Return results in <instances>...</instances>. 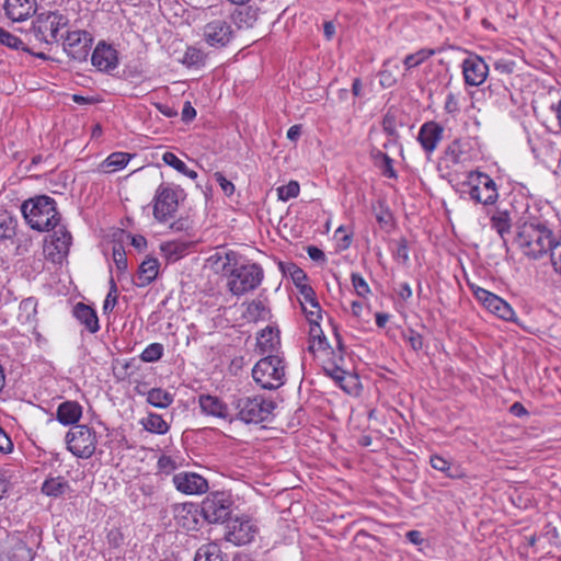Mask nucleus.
Instances as JSON below:
<instances>
[{"label": "nucleus", "instance_id": "obj_9", "mask_svg": "<svg viewBox=\"0 0 561 561\" xmlns=\"http://www.w3.org/2000/svg\"><path fill=\"white\" fill-rule=\"evenodd\" d=\"M264 278V272L260 264L248 263L238 267L233 278L228 280V288L234 296H241L256 289Z\"/></svg>", "mask_w": 561, "mask_h": 561}, {"label": "nucleus", "instance_id": "obj_33", "mask_svg": "<svg viewBox=\"0 0 561 561\" xmlns=\"http://www.w3.org/2000/svg\"><path fill=\"white\" fill-rule=\"evenodd\" d=\"M194 561H228V557L217 542H208L197 549Z\"/></svg>", "mask_w": 561, "mask_h": 561}, {"label": "nucleus", "instance_id": "obj_42", "mask_svg": "<svg viewBox=\"0 0 561 561\" xmlns=\"http://www.w3.org/2000/svg\"><path fill=\"white\" fill-rule=\"evenodd\" d=\"M160 249L169 261H176L185 254L187 245L183 242L168 241L161 243Z\"/></svg>", "mask_w": 561, "mask_h": 561}, {"label": "nucleus", "instance_id": "obj_61", "mask_svg": "<svg viewBox=\"0 0 561 561\" xmlns=\"http://www.w3.org/2000/svg\"><path fill=\"white\" fill-rule=\"evenodd\" d=\"M158 468L160 471L170 472L175 468V465L171 457L161 456L158 460Z\"/></svg>", "mask_w": 561, "mask_h": 561}, {"label": "nucleus", "instance_id": "obj_44", "mask_svg": "<svg viewBox=\"0 0 561 561\" xmlns=\"http://www.w3.org/2000/svg\"><path fill=\"white\" fill-rule=\"evenodd\" d=\"M375 160L383 176L389 179L398 178L397 171L393 168V160L387 153L377 151Z\"/></svg>", "mask_w": 561, "mask_h": 561}, {"label": "nucleus", "instance_id": "obj_4", "mask_svg": "<svg viewBox=\"0 0 561 561\" xmlns=\"http://www.w3.org/2000/svg\"><path fill=\"white\" fill-rule=\"evenodd\" d=\"M286 370L283 355L264 356L254 365L252 377L261 388L274 390L285 383Z\"/></svg>", "mask_w": 561, "mask_h": 561}, {"label": "nucleus", "instance_id": "obj_31", "mask_svg": "<svg viewBox=\"0 0 561 561\" xmlns=\"http://www.w3.org/2000/svg\"><path fill=\"white\" fill-rule=\"evenodd\" d=\"M70 484L61 476L48 477L42 484V493L50 497H59L70 491Z\"/></svg>", "mask_w": 561, "mask_h": 561}, {"label": "nucleus", "instance_id": "obj_49", "mask_svg": "<svg viewBox=\"0 0 561 561\" xmlns=\"http://www.w3.org/2000/svg\"><path fill=\"white\" fill-rule=\"evenodd\" d=\"M351 280L355 293L362 298H368L371 290L364 277L358 273H352Z\"/></svg>", "mask_w": 561, "mask_h": 561}, {"label": "nucleus", "instance_id": "obj_47", "mask_svg": "<svg viewBox=\"0 0 561 561\" xmlns=\"http://www.w3.org/2000/svg\"><path fill=\"white\" fill-rule=\"evenodd\" d=\"M163 351L161 343H151L141 352L140 359L145 363L158 362L162 357Z\"/></svg>", "mask_w": 561, "mask_h": 561}, {"label": "nucleus", "instance_id": "obj_52", "mask_svg": "<svg viewBox=\"0 0 561 561\" xmlns=\"http://www.w3.org/2000/svg\"><path fill=\"white\" fill-rule=\"evenodd\" d=\"M113 261L118 272L124 273L127 270V257L122 245L113 247Z\"/></svg>", "mask_w": 561, "mask_h": 561}, {"label": "nucleus", "instance_id": "obj_30", "mask_svg": "<svg viewBox=\"0 0 561 561\" xmlns=\"http://www.w3.org/2000/svg\"><path fill=\"white\" fill-rule=\"evenodd\" d=\"M490 225L497 232L504 243L511 233L512 218L507 210L496 209L490 217Z\"/></svg>", "mask_w": 561, "mask_h": 561}, {"label": "nucleus", "instance_id": "obj_11", "mask_svg": "<svg viewBox=\"0 0 561 561\" xmlns=\"http://www.w3.org/2000/svg\"><path fill=\"white\" fill-rule=\"evenodd\" d=\"M474 298L491 313L504 321L517 322L511 305L500 296L477 285L470 286Z\"/></svg>", "mask_w": 561, "mask_h": 561}, {"label": "nucleus", "instance_id": "obj_25", "mask_svg": "<svg viewBox=\"0 0 561 561\" xmlns=\"http://www.w3.org/2000/svg\"><path fill=\"white\" fill-rule=\"evenodd\" d=\"M18 321L28 331L36 333L37 327V300L33 297L23 299L19 305Z\"/></svg>", "mask_w": 561, "mask_h": 561}, {"label": "nucleus", "instance_id": "obj_22", "mask_svg": "<svg viewBox=\"0 0 561 561\" xmlns=\"http://www.w3.org/2000/svg\"><path fill=\"white\" fill-rule=\"evenodd\" d=\"M444 128L436 122L424 123L417 134V141L427 154H432L443 139Z\"/></svg>", "mask_w": 561, "mask_h": 561}, {"label": "nucleus", "instance_id": "obj_54", "mask_svg": "<svg viewBox=\"0 0 561 561\" xmlns=\"http://www.w3.org/2000/svg\"><path fill=\"white\" fill-rule=\"evenodd\" d=\"M117 304V287L113 279H111V289L105 297L103 302V312L107 313L113 310L115 305Z\"/></svg>", "mask_w": 561, "mask_h": 561}, {"label": "nucleus", "instance_id": "obj_3", "mask_svg": "<svg viewBox=\"0 0 561 561\" xmlns=\"http://www.w3.org/2000/svg\"><path fill=\"white\" fill-rule=\"evenodd\" d=\"M231 404L236 420L245 424H259L268 420L276 407L272 399L260 394L233 397Z\"/></svg>", "mask_w": 561, "mask_h": 561}, {"label": "nucleus", "instance_id": "obj_6", "mask_svg": "<svg viewBox=\"0 0 561 561\" xmlns=\"http://www.w3.org/2000/svg\"><path fill=\"white\" fill-rule=\"evenodd\" d=\"M67 449L76 457L89 459L95 453L98 437L95 431L85 425L72 426L65 437Z\"/></svg>", "mask_w": 561, "mask_h": 561}, {"label": "nucleus", "instance_id": "obj_20", "mask_svg": "<svg viewBox=\"0 0 561 561\" xmlns=\"http://www.w3.org/2000/svg\"><path fill=\"white\" fill-rule=\"evenodd\" d=\"M203 35L210 46H225L231 38L232 30L226 20L217 19L204 26Z\"/></svg>", "mask_w": 561, "mask_h": 561}, {"label": "nucleus", "instance_id": "obj_7", "mask_svg": "<svg viewBox=\"0 0 561 561\" xmlns=\"http://www.w3.org/2000/svg\"><path fill=\"white\" fill-rule=\"evenodd\" d=\"M184 192L179 186L161 184L158 186L153 197V216L160 222L173 218L179 208L180 198Z\"/></svg>", "mask_w": 561, "mask_h": 561}, {"label": "nucleus", "instance_id": "obj_50", "mask_svg": "<svg viewBox=\"0 0 561 561\" xmlns=\"http://www.w3.org/2000/svg\"><path fill=\"white\" fill-rule=\"evenodd\" d=\"M0 43L14 49H24L23 42L15 35L0 26Z\"/></svg>", "mask_w": 561, "mask_h": 561}, {"label": "nucleus", "instance_id": "obj_8", "mask_svg": "<svg viewBox=\"0 0 561 561\" xmlns=\"http://www.w3.org/2000/svg\"><path fill=\"white\" fill-rule=\"evenodd\" d=\"M468 194L472 201L482 205H493L499 198L497 185L486 173L471 171L468 174Z\"/></svg>", "mask_w": 561, "mask_h": 561}, {"label": "nucleus", "instance_id": "obj_35", "mask_svg": "<svg viewBox=\"0 0 561 561\" xmlns=\"http://www.w3.org/2000/svg\"><path fill=\"white\" fill-rule=\"evenodd\" d=\"M328 345V340L319 322L309 324V352L313 355H317L318 352H327Z\"/></svg>", "mask_w": 561, "mask_h": 561}, {"label": "nucleus", "instance_id": "obj_62", "mask_svg": "<svg viewBox=\"0 0 561 561\" xmlns=\"http://www.w3.org/2000/svg\"><path fill=\"white\" fill-rule=\"evenodd\" d=\"M312 308H313V311H307V314H306V318H307L309 324L318 323L322 319V310H321L319 302L316 304V306Z\"/></svg>", "mask_w": 561, "mask_h": 561}, {"label": "nucleus", "instance_id": "obj_36", "mask_svg": "<svg viewBox=\"0 0 561 561\" xmlns=\"http://www.w3.org/2000/svg\"><path fill=\"white\" fill-rule=\"evenodd\" d=\"M243 317L250 322L265 321L270 318V309L263 300L253 299L247 305Z\"/></svg>", "mask_w": 561, "mask_h": 561}, {"label": "nucleus", "instance_id": "obj_32", "mask_svg": "<svg viewBox=\"0 0 561 561\" xmlns=\"http://www.w3.org/2000/svg\"><path fill=\"white\" fill-rule=\"evenodd\" d=\"M197 508L193 504H182L175 510L176 523L186 530L197 528Z\"/></svg>", "mask_w": 561, "mask_h": 561}, {"label": "nucleus", "instance_id": "obj_28", "mask_svg": "<svg viewBox=\"0 0 561 561\" xmlns=\"http://www.w3.org/2000/svg\"><path fill=\"white\" fill-rule=\"evenodd\" d=\"M444 160L448 167L465 164L470 160L468 145L458 139L454 140L445 149Z\"/></svg>", "mask_w": 561, "mask_h": 561}, {"label": "nucleus", "instance_id": "obj_45", "mask_svg": "<svg viewBox=\"0 0 561 561\" xmlns=\"http://www.w3.org/2000/svg\"><path fill=\"white\" fill-rule=\"evenodd\" d=\"M180 61L185 65L188 68H198L204 65L205 62V55L204 53L195 47H188L185 53L183 54Z\"/></svg>", "mask_w": 561, "mask_h": 561}, {"label": "nucleus", "instance_id": "obj_5", "mask_svg": "<svg viewBox=\"0 0 561 561\" xmlns=\"http://www.w3.org/2000/svg\"><path fill=\"white\" fill-rule=\"evenodd\" d=\"M68 24L69 19L66 15L58 12H44L35 18L31 31L37 41L51 46L64 38L59 32Z\"/></svg>", "mask_w": 561, "mask_h": 561}, {"label": "nucleus", "instance_id": "obj_10", "mask_svg": "<svg viewBox=\"0 0 561 561\" xmlns=\"http://www.w3.org/2000/svg\"><path fill=\"white\" fill-rule=\"evenodd\" d=\"M233 501L226 492H213L202 502V514L210 524L225 522L232 512Z\"/></svg>", "mask_w": 561, "mask_h": 561}, {"label": "nucleus", "instance_id": "obj_55", "mask_svg": "<svg viewBox=\"0 0 561 561\" xmlns=\"http://www.w3.org/2000/svg\"><path fill=\"white\" fill-rule=\"evenodd\" d=\"M550 259L554 272L561 275V236L557 239L554 247H552Z\"/></svg>", "mask_w": 561, "mask_h": 561}, {"label": "nucleus", "instance_id": "obj_58", "mask_svg": "<svg viewBox=\"0 0 561 561\" xmlns=\"http://www.w3.org/2000/svg\"><path fill=\"white\" fill-rule=\"evenodd\" d=\"M394 259L400 260L402 263L409 262V249L408 243L405 239H401L398 244L397 249L394 251Z\"/></svg>", "mask_w": 561, "mask_h": 561}, {"label": "nucleus", "instance_id": "obj_18", "mask_svg": "<svg viewBox=\"0 0 561 561\" xmlns=\"http://www.w3.org/2000/svg\"><path fill=\"white\" fill-rule=\"evenodd\" d=\"M176 491L185 495H202L208 489V481L201 474L191 471H180L172 477Z\"/></svg>", "mask_w": 561, "mask_h": 561}, {"label": "nucleus", "instance_id": "obj_59", "mask_svg": "<svg viewBox=\"0 0 561 561\" xmlns=\"http://www.w3.org/2000/svg\"><path fill=\"white\" fill-rule=\"evenodd\" d=\"M494 69L500 73L510 75L515 69V61L508 59H499L494 62Z\"/></svg>", "mask_w": 561, "mask_h": 561}, {"label": "nucleus", "instance_id": "obj_13", "mask_svg": "<svg viewBox=\"0 0 561 561\" xmlns=\"http://www.w3.org/2000/svg\"><path fill=\"white\" fill-rule=\"evenodd\" d=\"M72 237L64 226H57L45 240L44 252L54 263H60L69 253Z\"/></svg>", "mask_w": 561, "mask_h": 561}, {"label": "nucleus", "instance_id": "obj_39", "mask_svg": "<svg viewBox=\"0 0 561 561\" xmlns=\"http://www.w3.org/2000/svg\"><path fill=\"white\" fill-rule=\"evenodd\" d=\"M130 160V156L126 152H113L102 163L105 172H115L124 169Z\"/></svg>", "mask_w": 561, "mask_h": 561}, {"label": "nucleus", "instance_id": "obj_14", "mask_svg": "<svg viewBox=\"0 0 561 561\" xmlns=\"http://www.w3.org/2000/svg\"><path fill=\"white\" fill-rule=\"evenodd\" d=\"M316 356L321 358L325 375L331 377L342 389H345L343 381L347 371L344 368L345 358L341 342L339 341L337 351L331 350L328 345L327 352H318Z\"/></svg>", "mask_w": 561, "mask_h": 561}, {"label": "nucleus", "instance_id": "obj_17", "mask_svg": "<svg viewBox=\"0 0 561 561\" xmlns=\"http://www.w3.org/2000/svg\"><path fill=\"white\" fill-rule=\"evenodd\" d=\"M33 552L19 534H10L0 542V561H32Z\"/></svg>", "mask_w": 561, "mask_h": 561}, {"label": "nucleus", "instance_id": "obj_53", "mask_svg": "<svg viewBox=\"0 0 561 561\" xmlns=\"http://www.w3.org/2000/svg\"><path fill=\"white\" fill-rule=\"evenodd\" d=\"M162 161L168 164L169 167L176 170L179 173H182L185 171L186 164L179 159L173 152L167 151L162 154Z\"/></svg>", "mask_w": 561, "mask_h": 561}, {"label": "nucleus", "instance_id": "obj_43", "mask_svg": "<svg viewBox=\"0 0 561 561\" xmlns=\"http://www.w3.org/2000/svg\"><path fill=\"white\" fill-rule=\"evenodd\" d=\"M217 262H222L221 272L228 276L229 279L233 278L234 273L238 271V254L233 251H228L224 256L216 255Z\"/></svg>", "mask_w": 561, "mask_h": 561}, {"label": "nucleus", "instance_id": "obj_46", "mask_svg": "<svg viewBox=\"0 0 561 561\" xmlns=\"http://www.w3.org/2000/svg\"><path fill=\"white\" fill-rule=\"evenodd\" d=\"M15 232V220L12 215L0 209V240L11 238Z\"/></svg>", "mask_w": 561, "mask_h": 561}, {"label": "nucleus", "instance_id": "obj_23", "mask_svg": "<svg viewBox=\"0 0 561 561\" xmlns=\"http://www.w3.org/2000/svg\"><path fill=\"white\" fill-rule=\"evenodd\" d=\"M91 61L100 71H111L118 65V55L111 45L100 42L92 53Z\"/></svg>", "mask_w": 561, "mask_h": 561}, {"label": "nucleus", "instance_id": "obj_51", "mask_svg": "<svg viewBox=\"0 0 561 561\" xmlns=\"http://www.w3.org/2000/svg\"><path fill=\"white\" fill-rule=\"evenodd\" d=\"M382 129L390 137V140L396 141L399 138L397 130L396 117L387 113L382 119Z\"/></svg>", "mask_w": 561, "mask_h": 561}, {"label": "nucleus", "instance_id": "obj_64", "mask_svg": "<svg viewBox=\"0 0 561 561\" xmlns=\"http://www.w3.org/2000/svg\"><path fill=\"white\" fill-rule=\"evenodd\" d=\"M196 116V111L192 106L190 102H185L183 110H182V119L184 122H190Z\"/></svg>", "mask_w": 561, "mask_h": 561}, {"label": "nucleus", "instance_id": "obj_34", "mask_svg": "<svg viewBox=\"0 0 561 561\" xmlns=\"http://www.w3.org/2000/svg\"><path fill=\"white\" fill-rule=\"evenodd\" d=\"M140 425L149 433L164 435L169 432V423L158 413L150 412L139 421Z\"/></svg>", "mask_w": 561, "mask_h": 561}, {"label": "nucleus", "instance_id": "obj_26", "mask_svg": "<svg viewBox=\"0 0 561 561\" xmlns=\"http://www.w3.org/2000/svg\"><path fill=\"white\" fill-rule=\"evenodd\" d=\"M82 416V407L77 401H65L60 403L56 411V420L65 425H78Z\"/></svg>", "mask_w": 561, "mask_h": 561}, {"label": "nucleus", "instance_id": "obj_15", "mask_svg": "<svg viewBox=\"0 0 561 561\" xmlns=\"http://www.w3.org/2000/svg\"><path fill=\"white\" fill-rule=\"evenodd\" d=\"M91 45L92 37L87 31H68L62 41L64 51L78 61L87 60Z\"/></svg>", "mask_w": 561, "mask_h": 561}, {"label": "nucleus", "instance_id": "obj_40", "mask_svg": "<svg viewBox=\"0 0 561 561\" xmlns=\"http://www.w3.org/2000/svg\"><path fill=\"white\" fill-rule=\"evenodd\" d=\"M278 265H279L280 271L284 274L290 275L293 283L295 284L297 289H300V288H302V286L308 285L307 274L300 267H298L296 264L279 262Z\"/></svg>", "mask_w": 561, "mask_h": 561}, {"label": "nucleus", "instance_id": "obj_16", "mask_svg": "<svg viewBox=\"0 0 561 561\" xmlns=\"http://www.w3.org/2000/svg\"><path fill=\"white\" fill-rule=\"evenodd\" d=\"M198 407L206 416H211L232 423L236 421L234 411L222 398L209 393L198 396Z\"/></svg>", "mask_w": 561, "mask_h": 561}, {"label": "nucleus", "instance_id": "obj_21", "mask_svg": "<svg viewBox=\"0 0 561 561\" xmlns=\"http://www.w3.org/2000/svg\"><path fill=\"white\" fill-rule=\"evenodd\" d=\"M256 352L264 356L283 355L279 331L272 327L261 330L256 336Z\"/></svg>", "mask_w": 561, "mask_h": 561}, {"label": "nucleus", "instance_id": "obj_56", "mask_svg": "<svg viewBox=\"0 0 561 561\" xmlns=\"http://www.w3.org/2000/svg\"><path fill=\"white\" fill-rule=\"evenodd\" d=\"M298 291L301 297L300 304L305 302V305H309L310 307H314L316 304H318L316 293L309 284L302 286V288L298 289Z\"/></svg>", "mask_w": 561, "mask_h": 561}, {"label": "nucleus", "instance_id": "obj_19", "mask_svg": "<svg viewBox=\"0 0 561 561\" xmlns=\"http://www.w3.org/2000/svg\"><path fill=\"white\" fill-rule=\"evenodd\" d=\"M462 76L465 83L470 87L482 85L489 75V66L482 57L471 54L462 60Z\"/></svg>", "mask_w": 561, "mask_h": 561}, {"label": "nucleus", "instance_id": "obj_29", "mask_svg": "<svg viewBox=\"0 0 561 561\" xmlns=\"http://www.w3.org/2000/svg\"><path fill=\"white\" fill-rule=\"evenodd\" d=\"M73 316L90 333H96L100 330L99 318L92 307L78 302L75 306Z\"/></svg>", "mask_w": 561, "mask_h": 561}, {"label": "nucleus", "instance_id": "obj_24", "mask_svg": "<svg viewBox=\"0 0 561 561\" xmlns=\"http://www.w3.org/2000/svg\"><path fill=\"white\" fill-rule=\"evenodd\" d=\"M36 8V0H5L4 10L9 19L15 22L30 18Z\"/></svg>", "mask_w": 561, "mask_h": 561}, {"label": "nucleus", "instance_id": "obj_60", "mask_svg": "<svg viewBox=\"0 0 561 561\" xmlns=\"http://www.w3.org/2000/svg\"><path fill=\"white\" fill-rule=\"evenodd\" d=\"M13 449V443L4 430L0 426V451L9 454Z\"/></svg>", "mask_w": 561, "mask_h": 561}, {"label": "nucleus", "instance_id": "obj_48", "mask_svg": "<svg viewBox=\"0 0 561 561\" xmlns=\"http://www.w3.org/2000/svg\"><path fill=\"white\" fill-rule=\"evenodd\" d=\"M300 186L297 181H290L286 185H282L277 187V196L278 199L283 202H287L291 198H295L299 195Z\"/></svg>", "mask_w": 561, "mask_h": 561}, {"label": "nucleus", "instance_id": "obj_57", "mask_svg": "<svg viewBox=\"0 0 561 561\" xmlns=\"http://www.w3.org/2000/svg\"><path fill=\"white\" fill-rule=\"evenodd\" d=\"M214 176L216 182L219 184L220 188L227 196L233 194L234 185L229 180H227L222 173L216 172Z\"/></svg>", "mask_w": 561, "mask_h": 561}, {"label": "nucleus", "instance_id": "obj_27", "mask_svg": "<svg viewBox=\"0 0 561 561\" xmlns=\"http://www.w3.org/2000/svg\"><path fill=\"white\" fill-rule=\"evenodd\" d=\"M160 263L156 257H147L139 265L134 283L138 287H146L158 276Z\"/></svg>", "mask_w": 561, "mask_h": 561}, {"label": "nucleus", "instance_id": "obj_63", "mask_svg": "<svg viewBox=\"0 0 561 561\" xmlns=\"http://www.w3.org/2000/svg\"><path fill=\"white\" fill-rule=\"evenodd\" d=\"M408 341L410 343V346L414 351L422 350V347H423V337H422L421 334H419L416 332H411V335L409 336Z\"/></svg>", "mask_w": 561, "mask_h": 561}, {"label": "nucleus", "instance_id": "obj_12", "mask_svg": "<svg viewBox=\"0 0 561 561\" xmlns=\"http://www.w3.org/2000/svg\"><path fill=\"white\" fill-rule=\"evenodd\" d=\"M225 538L234 546L251 543L259 535V526L248 516H240L229 520Z\"/></svg>", "mask_w": 561, "mask_h": 561}, {"label": "nucleus", "instance_id": "obj_1", "mask_svg": "<svg viewBox=\"0 0 561 561\" xmlns=\"http://www.w3.org/2000/svg\"><path fill=\"white\" fill-rule=\"evenodd\" d=\"M557 239L552 231L539 219L524 220L517 227L515 243L529 259H539L552 253Z\"/></svg>", "mask_w": 561, "mask_h": 561}, {"label": "nucleus", "instance_id": "obj_41", "mask_svg": "<svg viewBox=\"0 0 561 561\" xmlns=\"http://www.w3.org/2000/svg\"><path fill=\"white\" fill-rule=\"evenodd\" d=\"M436 54L435 49L432 48H422L413 54H409L403 59V65L405 67V70H410L412 68H415L420 65H422L424 61H426L428 58L434 56Z\"/></svg>", "mask_w": 561, "mask_h": 561}, {"label": "nucleus", "instance_id": "obj_37", "mask_svg": "<svg viewBox=\"0 0 561 561\" xmlns=\"http://www.w3.org/2000/svg\"><path fill=\"white\" fill-rule=\"evenodd\" d=\"M430 463L433 469L444 472L448 478L459 479L463 477V473L457 467H453L450 461L443 456H431Z\"/></svg>", "mask_w": 561, "mask_h": 561}, {"label": "nucleus", "instance_id": "obj_38", "mask_svg": "<svg viewBox=\"0 0 561 561\" xmlns=\"http://www.w3.org/2000/svg\"><path fill=\"white\" fill-rule=\"evenodd\" d=\"M147 402L152 407L165 409L173 402V396L164 389L152 388L147 392Z\"/></svg>", "mask_w": 561, "mask_h": 561}, {"label": "nucleus", "instance_id": "obj_2", "mask_svg": "<svg viewBox=\"0 0 561 561\" xmlns=\"http://www.w3.org/2000/svg\"><path fill=\"white\" fill-rule=\"evenodd\" d=\"M21 211L30 227L37 231H50L60 221L55 199L46 195L25 201Z\"/></svg>", "mask_w": 561, "mask_h": 561}]
</instances>
